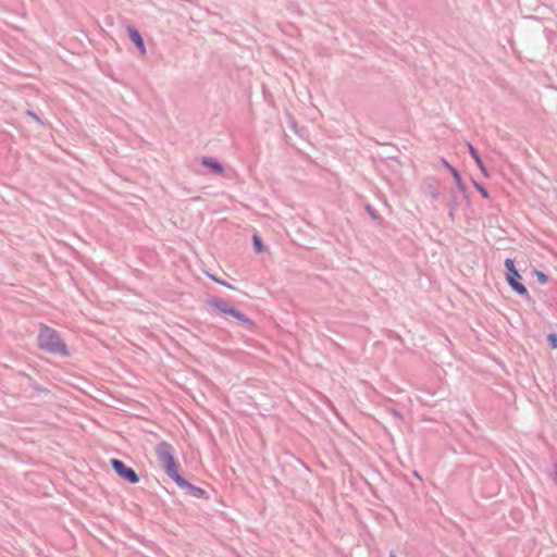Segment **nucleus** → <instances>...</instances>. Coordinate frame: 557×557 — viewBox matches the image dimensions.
I'll list each match as a JSON object with an SVG mask.
<instances>
[{"label": "nucleus", "mask_w": 557, "mask_h": 557, "mask_svg": "<svg viewBox=\"0 0 557 557\" xmlns=\"http://www.w3.org/2000/svg\"><path fill=\"white\" fill-rule=\"evenodd\" d=\"M37 341L38 347L41 350L62 357H66L70 355L67 346L65 342L61 338L60 333L57 330L44 323H40L39 325Z\"/></svg>", "instance_id": "nucleus-1"}, {"label": "nucleus", "mask_w": 557, "mask_h": 557, "mask_svg": "<svg viewBox=\"0 0 557 557\" xmlns=\"http://www.w3.org/2000/svg\"><path fill=\"white\" fill-rule=\"evenodd\" d=\"M154 451L159 465L173 481H175V478L181 476L178 473V465L174 458L175 450L170 443L165 441L160 442L156 446Z\"/></svg>", "instance_id": "nucleus-2"}, {"label": "nucleus", "mask_w": 557, "mask_h": 557, "mask_svg": "<svg viewBox=\"0 0 557 557\" xmlns=\"http://www.w3.org/2000/svg\"><path fill=\"white\" fill-rule=\"evenodd\" d=\"M207 304L215 309L216 311L225 314H230L237 319L247 330L252 331L255 329V322L249 319L246 314L240 312L239 310L232 308L227 305V302L222 298H211L208 299Z\"/></svg>", "instance_id": "nucleus-3"}, {"label": "nucleus", "mask_w": 557, "mask_h": 557, "mask_svg": "<svg viewBox=\"0 0 557 557\" xmlns=\"http://www.w3.org/2000/svg\"><path fill=\"white\" fill-rule=\"evenodd\" d=\"M505 268H506V281L509 284V286L520 296H522L525 300H531V295L528 292L527 287L519 282L521 278V275L517 271L515 267V261L510 258H507L505 260Z\"/></svg>", "instance_id": "nucleus-4"}, {"label": "nucleus", "mask_w": 557, "mask_h": 557, "mask_svg": "<svg viewBox=\"0 0 557 557\" xmlns=\"http://www.w3.org/2000/svg\"><path fill=\"white\" fill-rule=\"evenodd\" d=\"M113 470L125 481L135 484L139 482V476L134 469L127 467L122 460L113 458L111 460Z\"/></svg>", "instance_id": "nucleus-5"}, {"label": "nucleus", "mask_w": 557, "mask_h": 557, "mask_svg": "<svg viewBox=\"0 0 557 557\" xmlns=\"http://www.w3.org/2000/svg\"><path fill=\"white\" fill-rule=\"evenodd\" d=\"M183 490H186L187 493L194 497H197V498H207V492L201 488V487H198L191 483H189L187 480H185L182 475L181 476H177V479L175 478V481H174Z\"/></svg>", "instance_id": "nucleus-6"}, {"label": "nucleus", "mask_w": 557, "mask_h": 557, "mask_svg": "<svg viewBox=\"0 0 557 557\" xmlns=\"http://www.w3.org/2000/svg\"><path fill=\"white\" fill-rule=\"evenodd\" d=\"M127 33L128 37L132 40V42L136 46V48L139 50L141 55H146L147 50L145 46V41L137 28L134 26H127Z\"/></svg>", "instance_id": "nucleus-7"}, {"label": "nucleus", "mask_w": 557, "mask_h": 557, "mask_svg": "<svg viewBox=\"0 0 557 557\" xmlns=\"http://www.w3.org/2000/svg\"><path fill=\"white\" fill-rule=\"evenodd\" d=\"M201 163L203 166L209 169L214 174L221 175L224 173L223 165L216 159H214L212 157H203L201 160Z\"/></svg>", "instance_id": "nucleus-8"}, {"label": "nucleus", "mask_w": 557, "mask_h": 557, "mask_svg": "<svg viewBox=\"0 0 557 557\" xmlns=\"http://www.w3.org/2000/svg\"><path fill=\"white\" fill-rule=\"evenodd\" d=\"M467 147H468V150H469V153L471 154L472 159L475 161L478 168L480 169L481 173L485 176V177H488L490 174L487 172V169L485 168L481 157H480V153L478 151V149L470 143H467Z\"/></svg>", "instance_id": "nucleus-9"}, {"label": "nucleus", "mask_w": 557, "mask_h": 557, "mask_svg": "<svg viewBox=\"0 0 557 557\" xmlns=\"http://www.w3.org/2000/svg\"><path fill=\"white\" fill-rule=\"evenodd\" d=\"M451 175L454 177V181L457 185V188L461 191V193H465L466 191V185L461 178V175L460 173L458 172L457 169H451Z\"/></svg>", "instance_id": "nucleus-10"}, {"label": "nucleus", "mask_w": 557, "mask_h": 557, "mask_svg": "<svg viewBox=\"0 0 557 557\" xmlns=\"http://www.w3.org/2000/svg\"><path fill=\"white\" fill-rule=\"evenodd\" d=\"M252 242H253V248H255L256 252H258V253L262 252L263 251V243H262V239L260 238V236L253 235Z\"/></svg>", "instance_id": "nucleus-11"}, {"label": "nucleus", "mask_w": 557, "mask_h": 557, "mask_svg": "<svg viewBox=\"0 0 557 557\" xmlns=\"http://www.w3.org/2000/svg\"><path fill=\"white\" fill-rule=\"evenodd\" d=\"M473 186L482 195V197H484L485 199L490 198V193L482 184L478 183L476 181H473Z\"/></svg>", "instance_id": "nucleus-12"}, {"label": "nucleus", "mask_w": 557, "mask_h": 557, "mask_svg": "<svg viewBox=\"0 0 557 557\" xmlns=\"http://www.w3.org/2000/svg\"><path fill=\"white\" fill-rule=\"evenodd\" d=\"M547 341L553 349L557 348V334H555V333L548 334Z\"/></svg>", "instance_id": "nucleus-13"}, {"label": "nucleus", "mask_w": 557, "mask_h": 557, "mask_svg": "<svg viewBox=\"0 0 557 557\" xmlns=\"http://www.w3.org/2000/svg\"><path fill=\"white\" fill-rule=\"evenodd\" d=\"M536 276H537V280H539V282L541 284H546L548 282V276L545 273L541 272V271L536 272Z\"/></svg>", "instance_id": "nucleus-14"}, {"label": "nucleus", "mask_w": 557, "mask_h": 557, "mask_svg": "<svg viewBox=\"0 0 557 557\" xmlns=\"http://www.w3.org/2000/svg\"><path fill=\"white\" fill-rule=\"evenodd\" d=\"M448 208H449V216L451 219H454V214H455V211L457 210L458 206L455 201H451L448 203Z\"/></svg>", "instance_id": "nucleus-15"}, {"label": "nucleus", "mask_w": 557, "mask_h": 557, "mask_svg": "<svg viewBox=\"0 0 557 557\" xmlns=\"http://www.w3.org/2000/svg\"><path fill=\"white\" fill-rule=\"evenodd\" d=\"M442 164L451 173V169H455L451 164H449L445 159H442Z\"/></svg>", "instance_id": "nucleus-16"}, {"label": "nucleus", "mask_w": 557, "mask_h": 557, "mask_svg": "<svg viewBox=\"0 0 557 557\" xmlns=\"http://www.w3.org/2000/svg\"><path fill=\"white\" fill-rule=\"evenodd\" d=\"M214 280H215L216 282H219L220 284H222V285H224V286L228 287V288H234V286H233V285H231V284H228V283H226V282H224V281H220V280H216V278H214Z\"/></svg>", "instance_id": "nucleus-17"}, {"label": "nucleus", "mask_w": 557, "mask_h": 557, "mask_svg": "<svg viewBox=\"0 0 557 557\" xmlns=\"http://www.w3.org/2000/svg\"><path fill=\"white\" fill-rule=\"evenodd\" d=\"M391 412H392L395 417H397V418H401V414H400L397 410L392 409V410H391Z\"/></svg>", "instance_id": "nucleus-18"}, {"label": "nucleus", "mask_w": 557, "mask_h": 557, "mask_svg": "<svg viewBox=\"0 0 557 557\" xmlns=\"http://www.w3.org/2000/svg\"><path fill=\"white\" fill-rule=\"evenodd\" d=\"M27 114L33 116L35 120L39 121V117L35 113H33L32 111H27Z\"/></svg>", "instance_id": "nucleus-19"}]
</instances>
